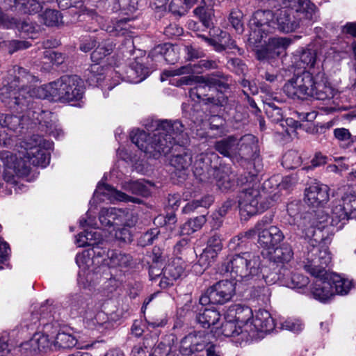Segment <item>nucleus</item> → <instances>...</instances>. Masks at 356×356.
I'll use <instances>...</instances> for the list:
<instances>
[{
    "instance_id": "obj_1",
    "label": "nucleus",
    "mask_w": 356,
    "mask_h": 356,
    "mask_svg": "<svg viewBox=\"0 0 356 356\" xmlns=\"http://www.w3.org/2000/svg\"><path fill=\"white\" fill-rule=\"evenodd\" d=\"M143 130H133L131 140L149 157L159 158L181 146L184 126L181 121L170 120H147Z\"/></svg>"
},
{
    "instance_id": "obj_2",
    "label": "nucleus",
    "mask_w": 356,
    "mask_h": 356,
    "mask_svg": "<svg viewBox=\"0 0 356 356\" xmlns=\"http://www.w3.org/2000/svg\"><path fill=\"white\" fill-rule=\"evenodd\" d=\"M286 211L302 236L309 239L306 248H311L312 243L318 246L322 243H325L329 215L324 209H314L300 200H295L287 204Z\"/></svg>"
},
{
    "instance_id": "obj_3",
    "label": "nucleus",
    "mask_w": 356,
    "mask_h": 356,
    "mask_svg": "<svg viewBox=\"0 0 356 356\" xmlns=\"http://www.w3.org/2000/svg\"><path fill=\"white\" fill-rule=\"evenodd\" d=\"M285 95L293 100H330L334 97V90L327 83L325 73L314 75L308 71L295 74L283 86Z\"/></svg>"
},
{
    "instance_id": "obj_4",
    "label": "nucleus",
    "mask_w": 356,
    "mask_h": 356,
    "mask_svg": "<svg viewBox=\"0 0 356 356\" xmlns=\"http://www.w3.org/2000/svg\"><path fill=\"white\" fill-rule=\"evenodd\" d=\"M331 261V257L326 248L316 244L307 247L304 252V269L316 278L311 289L314 298L325 302L334 295L333 286L328 280L326 268Z\"/></svg>"
},
{
    "instance_id": "obj_5",
    "label": "nucleus",
    "mask_w": 356,
    "mask_h": 356,
    "mask_svg": "<svg viewBox=\"0 0 356 356\" xmlns=\"http://www.w3.org/2000/svg\"><path fill=\"white\" fill-rule=\"evenodd\" d=\"M3 102L17 113H24L35 124H38L39 128L46 134L56 138L63 135V131L57 124L56 116L49 111L43 110L40 106V101L31 102L29 97H3Z\"/></svg>"
},
{
    "instance_id": "obj_6",
    "label": "nucleus",
    "mask_w": 356,
    "mask_h": 356,
    "mask_svg": "<svg viewBox=\"0 0 356 356\" xmlns=\"http://www.w3.org/2000/svg\"><path fill=\"white\" fill-rule=\"evenodd\" d=\"M7 85L1 89L0 100L5 106L11 109L9 104L3 102V96L8 95L14 97H30L31 102L35 101L33 95L35 94L34 84L39 79L33 74L30 72L27 69L19 65H14L8 70Z\"/></svg>"
},
{
    "instance_id": "obj_7",
    "label": "nucleus",
    "mask_w": 356,
    "mask_h": 356,
    "mask_svg": "<svg viewBox=\"0 0 356 356\" xmlns=\"http://www.w3.org/2000/svg\"><path fill=\"white\" fill-rule=\"evenodd\" d=\"M39 98H49L62 102L78 101L83 94L82 80L76 75H65L60 79L39 87Z\"/></svg>"
},
{
    "instance_id": "obj_8",
    "label": "nucleus",
    "mask_w": 356,
    "mask_h": 356,
    "mask_svg": "<svg viewBox=\"0 0 356 356\" xmlns=\"http://www.w3.org/2000/svg\"><path fill=\"white\" fill-rule=\"evenodd\" d=\"M260 264L259 255L251 252H241L228 257L222 264L221 268L236 279L249 280L259 276Z\"/></svg>"
},
{
    "instance_id": "obj_9",
    "label": "nucleus",
    "mask_w": 356,
    "mask_h": 356,
    "mask_svg": "<svg viewBox=\"0 0 356 356\" xmlns=\"http://www.w3.org/2000/svg\"><path fill=\"white\" fill-rule=\"evenodd\" d=\"M21 146L26 150L24 157L28 159L29 164L44 168L49 163L50 154L47 149L51 148V143L40 136L33 135L23 141Z\"/></svg>"
},
{
    "instance_id": "obj_10",
    "label": "nucleus",
    "mask_w": 356,
    "mask_h": 356,
    "mask_svg": "<svg viewBox=\"0 0 356 356\" xmlns=\"http://www.w3.org/2000/svg\"><path fill=\"white\" fill-rule=\"evenodd\" d=\"M0 160L4 166L3 174V180L7 183L16 184L15 177H24L30 172V165L28 159L17 156L9 151L0 152Z\"/></svg>"
},
{
    "instance_id": "obj_11",
    "label": "nucleus",
    "mask_w": 356,
    "mask_h": 356,
    "mask_svg": "<svg viewBox=\"0 0 356 356\" xmlns=\"http://www.w3.org/2000/svg\"><path fill=\"white\" fill-rule=\"evenodd\" d=\"M0 160L4 166L3 174V180L7 183L16 184L15 177H24L30 172V165L28 159L17 156L9 151L0 152Z\"/></svg>"
},
{
    "instance_id": "obj_12",
    "label": "nucleus",
    "mask_w": 356,
    "mask_h": 356,
    "mask_svg": "<svg viewBox=\"0 0 356 356\" xmlns=\"http://www.w3.org/2000/svg\"><path fill=\"white\" fill-rule=\"evenodd\" d=\"M236 282L225 280L209 287L200 298L201 305H224L230 301L235 295Z\"/></svg>"
},
{
    "instance_id": "obj_13",
    "label": "nucleus",
    "mask_w": 356,
    "mask_h": 356,
    "mask_svg": "<svg viewBox=\"0 0 356 356\" xmlns=\"http://www.w3.org/2000/svg\"><path fill=\"white\" fill-rule=\"evenodd\" d=\"M250 175L249 182L245 186L238 195V203L240 211L246 213L248 216H254L260 211L259 207V199L261 197L258 187H254V184L250 186L252 182L257 179V175L255 173L249 172Z\"/></svg>"
},
{
    "instance_id": "obj_14",
    "label": "nucleus",
    "mask_w": 356,
    "mask_h": 356,
    "mask_svg": "<svg viewBox=\"0 0 356 356\" xmlns=\"http://www.w3.org/2000/svg\"><path fill=\"white\" fill-rule=\"evenodd\" d=\"M99 220L104 227H134L138 221V216L127 209L102 208L99 213Z\"/></svg>"
},
{
    "instance_id": "obj_15",
    "label": "nucleus",
    "mask_w": 356,
    "mask_h": 356,
    "mask_svg": "<svg viewBox=\"0 0 356 356\" xmlns=\"http://www.w3.org/2000/svg\"><path fill=\"white\" fill-rule=\"evenodd\" d=\"M260 149L259 140L255 136L247 134L239 138L236 144V163L244 165L250 160L259 157Z\"/></svg>"
},
{
    "instance_id": "obj_16",
    "label": "nucleus",
    "mask_w": 356,
    "mask_h": 356,
    "mask_svg": "<svg viewBox=\"0 0 356 356\" xmlns=\"http://www.w3.org/2000/svg\"><path fill=\"white\" fill-rule=\"evenodd\" d=\"M209 342V334L205 332H191L181 340L179 351L183 355L191 356L205 350Z\"/></svg>"
},
{
    "instance_id": "obj_17",
    "label": "nucleus",
    "mask_w": 356,
    "mask_h": 356,
    "mask_svg": "<svg viewBox=\"0 0 356 356\" xmlns=\"http://www.w3.org/2000/svg\"><path fill=\"white\" fill-rule=\"evenodd\" d=\"M330 188L327 185L314 183L305 191V202L314 209H321L329 200Z\"/></svg>"
},
{
    "instance_id": "obj_18",
    "label": "nucleus",
    "mask_w": 356,
    "mask_h": 356,
    "mask_svg": "<svg viewBox=\"0 0 356 356\" xmlns=\"http://www.w3.org/2000/svg\"><path fill=\"white\" fill-rule=\"evenodd\" d=\"M213 175L218 188L222 192L235 190L238 185L243 186L249 182V179L245 175L236 177V175L228 170L216 169L213 170Z\"/></svg>"
},
{
    "instance_id": "obj_19",
    "label": "nucleus",
    "mask_w": 356,
    "mask_h": 356,
    "mask_svg": "<svg viewBox=\"0 0 356 356\" xmlns=\"http://www.w3.org/2000/svg\"><path fill=\"white\" fill-rule=\"evenodd\" d=\"M274 19L277 29L283 33L294 31L299 27L300 22V17H297L294 15V10H291L290 7L277 10L274 14Z\"/></svg>"
},
{
    "instance_id": "obj_20",
    "label": "nucleus",
    "mask_w": 356,
    "mask_h": 356,
    "mask_svg": "<svg viewBox=\"0 0 356 356\" xmlns=\"http://www.w3.org/2000/svg\"><path fill=\"white\" fill-rule=\"evenodd\" d=\"M200 79L204 80L209 86V89L213 88L220 94L229 91L232 83V76L222 71H216L205 76H200Z\"/></svg>"
},
{
    "instance_id": "obj_21",
    "label": "nucleus",
    "mask_w": 356,
    "mask_h": 356,
    "mask_svg": "<svg viewBox=\"0 0 356 356\" xmlns=\"http://www.w3.org/2000/svg\"><path fill=\"white\" fill-rule=\"evenodd\" d=\"M191 163L192 154L188 149H183L181 153L173 155L171 158L170 164L175 169L174 173L179 178V181L186 179Z\"/></svg>"
},
{
    "instance_id": "obj_22",
    "label": "nucleus",
    "mask_w": 356,
    "mask_h": 356,
    "mask_svg": "<svg viewBox=\"0 0 356 356\" xmlns=\"http://www.w3.org/2000/svg\"><path fill=\"white\" fill-rule=\"evenodd\" d=\"M284 238L281 230L275 226H270L268 229L259 231L258 244L268 252L273 250L275 245Z\"/></svg>"
},
{
    "instance_id": "obj_23",
    "label": "nucleus",
    "mask_w": 356,
    "mask_h": 356,
    "mask_svg": "<svg viewBox=\"0 0 356 356\" xmlns=\"http://www.w3.org/2000/svg\"><path fill=\"white\" fill-rule=\"evenodd\" d=\"M3 4L6 9L15 8L24 14L38 13L43 8L37 0H3Z\"/></svg>"
},
{
    "instance_id": "obj_24",
    "label": "nucleus",
    "mask_w": 356,
    "mask_h": 356,
    "mask_svg": "<svg viewBox=\"0 0 356 356\" xmlns=\"http://www.w3.org/2000/svg\"><path fill=\"white\" fill-rule=\"evenodd\" d=\"M251 27L259 28L263 33L270 32V27L275 25L274 13L269 10H257L250 20Z\"/></svg>"
},
{
    "instance_id": "obj_25",
    "label": "nucleus",
    "mask_w": 356,
    "mask_h": 356,
    "mask_svg": "<svg viewBox=\"0 0 356 356\" xmlns=\"http://www.w3.org/2000/svg\"><path fill=\"white\" fill-rule=\"evenodd\" d=\"M236 144L237 137L232 135L216 141L213 147L218 153L236 163Z\"/></svg>"
},
{
    "instance_id": "obj_26",
    "label": "nucleus",
    "mask_w": 356,
    "mask_h": 356,
    "mask_svg": "<svg viewBox=\"0 0 356 356\" xmlns=\"http://www.w3.org/2000/svg\"><path fill=\"white\" fill-rule=\"evenodd\" d=\"M184 273V269L180 264L175 261L168 264L163 268V277L160 280L159 286L162 289L168 288L180 278Z\"/></svg>"
},
{
    "instance_id": "obj_27",
    "label": "nucleus",
    "mask_w": 356,
    "mask_h": 356,
    "mask_svg": "<svg viewBox=\"0 0 356 356\" xmlns=\"http://www.w3.org/2000/svg\"><path fill=\"white\" fill-rule=\"evenodd\" d=\"M70 307L73 315L88 314L93 312V302L88 296L75 295L70 299Z\"/></svg>"
},
{
    "instance_id": "obj_28",
    "label": "nucleus",
    "mask_w": 356,
    "mask_h": 356,
    "mask_svg": "<svg viewBox=\"0 0 356 356\" xmlns=\"http://www.w3.org/2000/svg\"><path fill=\"white\" fill-rule=\"evenodd\" d=\"M252 325L260 332L268 333L273 331L275 324L269 312L265 309H259L252 319Z\"/></svg>"
},
{
    "instance_id": "obj_29",
    "label": "nucleus",
    "mask_w": 356,
    "mask_h": 356,
    "mask_svg": "<svg viewBox=\"0 0 356 356\" xmlns=\"http://www.w3.org/2000/svg\"><path fill=\"white\" fill-rule=\"evenodd\" d=\"M229 312V315L234 316L237 324L245 326V331L248 332L246 327L248 326V322L253 318L251 308L247 305L237 304L231 306Z\"/></svg>"
},
{
    "instance_id": "obj_30",
    "label": "nucleus",
    "mask_w": 356,
    "mask_h": 356,
    "mask_svg": "<svg viewBox=\"0 0 356 356\" xmlns=\"http://www.w3.org/2000/svg\"><path fill=\"white\" fill-rule=\"evenodd\" d=\"M97 192L102 193L104 195H108L113 197L115 200L121 202L141 204L143 200L138 197L129 196L125 193L118 191L113 188L112 186L106 184H99L97 186Z\"/></svg>"
},
{
    "instance_id": "obj_31",
    "label": "nucleus",
    "mask_w": 356,
    "mask_h": 356,
    "mask_svg": "<svg viewBox=\"0 0 356 356\" xmlns=\"http://www.w3.org/2000/svg\"><path fill=\"white\" fill-rule=\"evenodd\" d=\"M270 261L272 266L275 264H284L291 261L293 256L291 246L287 243H283L281 246L274 248L273 250L268 252Z\"/></svg>"
},
{
    "instance_id": "obj_32",
    "label": "nucleus",
    "mask_w": 356,
    "mask_h": 356,
    "mask_svg": "<svg viewBox=\"0 0 356 356\" xmlns=\"http://www.w3.org/2000/svg\"><path fill=\"white\" fill-rule=\"evenodd\" d=\"M100 232L95 229L85 230L78 234L76 244L79 247L94 246L95 245H104Z\"/></svg>"
},
{
    "instance_id": "obj_33",
    "label": "nucleus",
    "mask_w": 356,
    "mask_h": 356,
    "mask_svg": "<svg viewBox=\"0 0 356 356\" xmlns=\"http://www.w3.org/2000/svg\"><path fill=\"white\" fill-rule=\"evenodd\" d=\"M347 211L344 209V205L341 200L332 202L331 208V225L341 229L344 224L349 220Z\"/></svg>"
},
{
    "instance_id": "obj_34",
    "label": "nucleus",
    "mask_w": 356,
    "mask_h": 356,
    "mask_svg": "<svg viewBox=\"0 0 356 356\" xmlns=\"http://www.w3.org/2000/svg\"><path fill=\"white\" fill-rule=\"evenodd\" d=\"M108 264L113 268H128L132 264L133 257L130 254L118 250L107 252Z\"/></svg>"
},
{
    "instance_id": "obj_35",
    "label": "nucleus",
    "mask_w": 356,
    "mask_h": 356,
    "mask_svg": "<svg viewBox=\"0 0 356 356\" xmlns=\"http://www.w3.org/2000/svg\"><path fill=\"white\" fill-rule=\"evenodd\" d=\"M202 305L196 314V321L204 328H209L217 324L220 318V313L215 309L203 308Z\"/></svg>"
},
{
    "instance_id": "obj_36",
    "label": "nucleus",
    "mask_w": 356,
    "mask_h": 356,
    "mask_svg": "<svg viewBox=\"0 0 356 356\" xmlns=\"http://www.w3.org/2000/svg\"><path fill=\"white\" fill-rule=\"evenodd\" d=\"M298 65L303 68L313 67L316 60V50L310 47H302L295 53Z\"/></svg>"
},
{
    "instance_id": "obj_37",
    "label": "nucleus",
    "mask_w": 356,
    "mask_h": 356,
    "mask_svg": "<svg viewBox=\"0 0 356 356\" xmlns=\"http://www.w3.org/2000/svg\"><path fill=\"white\" fill-rule=\"evenodd\" d=\"M153 184L149 181L145 180H138L134 181H127L122 184V188L127 192L132 194L147 197L150 195V187Z\"/></svg>"
},
{
    "instance_id": "obj_38",
    "label": "nucleus",
    "mask_w": 356,
    "mask_h": 356,
    "mask_svg": "<svg viewBox=\"0 0 356 356\" xmlns=\"http://www.w3.org/2000/svg\"><path fill=\"white\" fill-rule=\"evenodd\" d=\"M0 126L13 131L23 128L22 118L11 113H0Z\"/></svg>"
},
{
    "instance_id": "obj_39",
    "label": "nucleus",
    "mask_w": 356,
    "mask_h": 356,
    "mask_svg": "<svg viewBox=\"0 0 356 356\" xmlns=\"http://www.w3.org/2000/svg\"><path fill=\"white\" fill-rule=\"evenodd\" d=\"M87 82L92 86H97L104 79V68L98 63L91 65L85 72Z\"/></svg>"
},
{
    "instance_id": "obj_40",
    "label": "nucleus",
    "mask_w": 356,
    "mask_h": 356,
    "mask_svg": "<svg viewBox=\"0 0 356 356\" xmlns=\"http://www.w3.org/2000/svg\"><path fill=\"white\" fill-rule=\"evenodd\" d=\"M206 222L205 215H200L194 218H191L182 225L181 233L182 235H191L200 230Z\"/></svg>"
},
{
    "instance_id": "obj_41",
    "label": "nucleus",
    "mask_w": 356,
    "mask_h": 356,
    "mask_svg": "<svg viewBox=\"0 0 356 356\" xmlns=\"http://www.w3.org/2000/svg\"><path fill=\"white\" fill-rule=\"evenodd\" d=\"M31 346L34 350L45 352L53 347V341L49 335L44 333H36L31 339Z\"/></svg>"
},
{
    "instance_id": "obj_42",
    "label": "nucleus",
    "mask_w": 356,
    "mask_h": 356,
    "mask_svg": "<svg viewBox=\"0 0 356 356\" xmlns=\"http://www.w3.org/2000/svg\"><path fill=\"white\" fill-rule=\"evenodd\" d=\"M76 342V339L72 335L65 332H59L53 341V347L56 350L70 348L74 347Z\"/></svg>"
},
{
    "instance_id": "obj_43",
    "label": "nucleus",
    "mask_w": 356,
    "mask_h": 356,
    "mask_svg": "<svg viewBox=\"0 0 356 356\" xmlns=\"http://www.w3.org/2000/svg\"><path fill=\"white\" fill-rule=\"evenodd\" d=\"M194 14L197 16L204 27L209 29L213 26V10L205 6H198L193 10Z\"/></svg>"
},
{
    "instance_id": "obj_44",
    "label": "nucleus",
    "mask_w": 356,
    "mask_h": 356,
    "mask_svg": "<svg viewBox=\"0 0 356 356\" xmlns=\"http://www.w3.org/2000/svg\"><path fill=\"white\" fill-rule=\"evenodd\" d=\"M333 134L343 148H349L355 143V136H353L349 130L346 128H336Z\"/></svg>"
},
{
    "instance_id": "obj_45",
    "label": "nucleus",
    "mask_w": 356,
    "mask_h": 356,
    "mask_svg": "<svg viewBox=\"0 0 356 356\" xmlns=\"http://www.w3.org/2000/svg\"><path fill=\"white\" fill-rule=\"evenodd\" d=\"M334 294L346 295L352 288V281L341 277L340 275H334L330 280Z\"/></svg>"
},
{
    "instance_id": "obj_46",
    "label": "nucleus",
    "mask_w": 356,
    "mask_h": 356,
    "mask_svg": "<svg viewBox=\"0 0 356 356\" xmlns=\"http://www.w3.org/2000/svg\"><path fill=\"white\" fill-rule=\"evenodd\" d=\"M282 163L287 169H295L302 164V158L298 152L289 150L283 156Z\"/></svg>"
},
{
    "instance_id": "obj_47",
    "label": "nucleus",
    "mask_w": 356,
    "mask_h": 356,
    "mask_svg": "<svg viewBox=\"0 0 356 356\" xmlns=\"http://www.w3.org/2000/svg\"><path fill=\"white\" fill-rule=\"evenodd\" d=\"M209 251L204 250L203 252L200 255L197 262L193 265L195 271L197 273L204 271L211 265V262L215 261L216 256Z\"/></svg>"
},
{
    "instance_id": "obj_48",
    "label": "nucleus",
    "mask_w": 356,
    "mask_h": 356,
    "mask_svg": "<svg viewBox=\"0 0 356 356\" xmlns=\"http://www.w3.org/2000/svg\"><path fill=\"white\" fill-rule=\"evenodd\" d=\"M197 85L191 88L189 94L193 99L196 97L197 99L203 101L207 95L206 92L209 89V86L204 83V80L200 79V76H195Z\"/></svg>"
},
{
    "instance_id": "obj_49",
    "label": "nucleus",
    "mask_w": 356,
    "mask_h": 356,
    "mask_svg": "<svg viewBox=\"0 0 356 356\" xmlns=\"http://www.w3.org/2000/svg\"><path fill=\"white\" fill-rule=\"evenodd\" d=\"M226 67L229 70L237 75H243L248 71V67L244 61L236 57L229 58Z\"/></svg>"
},
{
    "instance_id": "obj_50",
    "label": "nucleus",
    "mask_w": 356,
    "mask_h": 356,
    "mask_svg": "<svg viewBox=\"0 0 356 356\" xmlns=\"http://www.w3.org/2000/svg\"><path fill=\"white\" fill-rule=\"evenodd\" d=\"M261 273L262 279L268 285L276 283L280 279V275L274 268V266L270 267L266 266L262 268L260 267L259 276L256 277L257 279H259Z\"/></svg>"
},
{
    "instance_id": "obj_51",
    "label": "nucleus",
    "mask_w": 356,
    "mask_h": 356,
    "mask_svg": "<svg viewBox=\"0 0 356 356\" xmlns=\"http://www.w3.org/2000/svg\"><path fill=\"white\" fill-rule=\"evenodd\" d=\"M222 235L218 232H213L209 236L207 241V247L206 250H210L211 253H213L217 257L218 253L222 248Z\"/></svg>"
},
{
    "instance_id": "obj_52",
    "label": "nucleus",
    "mask_w": 356,
    "mask_h": 356,
    "mask_svg": "<svg viewBox=\"0 0 356 356\" xmlns=\"http://www.w3.org/2000/svg\"><path fill=\"white\" fill-rule=\"evenodd\" d=\"M222 334L227 337L238 336L243 333L242 326L236 321H225L221 326Z\"/></svg>"
},
{
    "instance_id": "obj_53",
    "label": "nucleus",
    "mask_w": 356,
    "mask_h": 356,
    "mask_svg": "<svg viewBox=\"0 0 356 356\" xmlns=\"http://www.w3.org/2000/svg\"><path fill=\"white\" fill-rule=\"evenodd\" d=\"M341 201L349 218H356V196L353 194H346L341 197Z\"/></svg>"
},
{
    "instance_id": "obj_54",
    "label": "nucleus",
    "mask_w": 356,
    "mask_h": 356,
    "mask_svg": "<svg viewBox=\"0 0 356 356\" xmlns=\"http://www.w3.org/2000/svg\"><path fill=\"white\" fill-rule=\"evenodd\" d=\"M266 106L265 113L273 122L278 123L283 120V113L282 108L275 105V104L268 103Z\"/></svg>"
},
{
    "instance_id": "obj_55",
    "label": "nucleus",
    "mask_w": 356,
    "mask_h": 356,
    "mask_svg": "<svg viewBox=\"0 0 356 356\" xmlns=\"http://www.w3.org/2000/svg\"><path fill=\"white\" fill-rule=\"evenodd\" d=\"M166 44L163 45H158L150 53L152 56L160 54L161 58L164 59L167 63L173 64L174 60H170V57L171 55L175 54L174 50L168 47Z\"/></svg>"
},
{
    "instance_id": "obj_56",
    "label": "nucleus",
    "mask_w": 356,
    "mask_h": 356,
    "mask_svg": "<svg viewBox=\"0 0 356 356\" xmlns=\"http://www.w3.org/2000/svg\"><path fill=\"white\" fill-rule=\"evenodd\" d=\"M122 226L123 227L118 229L115 233V238L120 245L129 244L133 241L132 234L129 229L131 227Z\"/></svg>"
},
{
    "instance_id": "obj_57",
    "label": "nucleus",
    "mask_w": 356,
    "mask_h": 356,
    "mask_svg": "<svg viewBox=\"0 0 356 356\" xmlns=\"http://www.w3.org/2000/svg\"><path fill=\"white\" fill-rule=\"evenodd\" d=\"M42 19L45 25L54 26L59 24L61 16L58 10L47 9L42 15Z\"/></svg>"
},
{
    "instance_id": "obj_58",
    "label": "nucleus",
    "mask_w": 356,
    "mask_h": 356,
    "mask_svg": "<svg viewBox=\"0 0 356 356\" xmlns=\"http://www.w3.org/2000/svg\"><path fill=\"white\" fill-rule=\"evenodd\" d=\"M129 19L124 18L116 22L113 26H108L106 31L114 35H123L128 31L129 26L127 23Z\"/></svg>"
},
{
    "instance_id": "obj_59",
    "label": "nucleus",
    "mask_w": 356,
    "mask_h": 356,
    "mask_svg": "<svg viewBox=\"0 0 356 356\" xmlns=\"http://www.w3.org/2000/svg\"><path fill=\"white\" fill-rule=\"evenodd\" d=\"M242 18L243 13L238 9H233L229 14V22L238 33H242L243 31Z\"/></svg>"
},
{
    "instance_id": "obj_60",
    "label": "nucleus",
    "mask_w": 356,
    "mask_h": 356,
    "mask_svg": "<svg viewBox=\"0 0 356 356\" xmlns=\"http://www.w3.org/2000/svg\"><path fill=\"white\" fill-rule=\"evenodd\" d=\"M160 230L157 227L149 229L140 236L139 238L140 245L144 247L152 244L154 240L158 238Z\"/></svg>"
},
{
    "instance_id": "obj_61",
    "label": "nucleus",
    "mask_w": 356,
    "mask_h": 356,
    "mask_svg": "<svg viewBox=\"0 0 356 356\" xmlns=\"http://www.w3.org/2000/svg\"><path fill=\"white\" fill-rule=\"evenodd\" d=\"M168 10L178 17L184 16L188 12L186 6L183 3V0H171L168 5Z\"/></svg>"
},
{
    "instance_id": "obj_62",
    "label": "nucleus",
    "mask_w": 356,
    "mask_h": 356,
    "mask_svg": "<svg viewBox=\"0 0 356 356\" xmlns=\"http://www.w3.org/2000/svg\"><path fill=\"white\" fill-rule=\"evenodd\" d=\"M6 45L8 53L13 54L17 51L29 48L31 44L29 42L26 40H13L8 41Z\"/></svg>"
},
{
    "instance_id": "obj_63",
    "label": "nucleus",
    "mask_w": 356,
    "mask_h": 356,
    "mask_svg": "<svg viewBox=\"0 0 356 356\" xmlns=\"http://www.w3.org/2000/svg\"><path fill=\"white\" fill-rule=\"evenodd\" d=\"M228 97L225 94L218 93L217 97H206L202 102L205 105H212L214 106L222 107L227 105Z\"/></svg>"
},
{
    "instance_id": "obj_64",
    "label": "nucleus",
    "mask_w": 356,
    "mask_h": 356,
    "mask_svg": "<svg viewBox=\"0 0 356 356\" xmlns=\"http://www.w3.org/2000/svg\"><path fill=\"white\" fill-rule=\"evenodd\" d=\"M248 243V241H246L243 236L238 234L230 239L229 248L232 251L239 252L246 246Z\"/></svg>"
}]
</instances>
